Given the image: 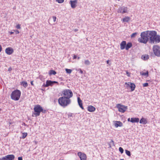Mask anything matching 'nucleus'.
<instances>
[{"mask_svg": "<svg viewBox=\"0 0 160 160\" xmlns=\"http://www.w3.org/2000/svg\"><path fill=\"white\" fill-rule=\"evenodd\" d=\"M147 33L151 42L158 43L160 42V36L157 35V32L154 31H147Z\"/></svg>", "mask_w": 160, "mask_h": 160, "instance_id": "obj_1", "label": "nucleus"}, {"mask_svg": "<svg viewBox=\"0 0 160 160\" xmlns=\"http://www.w3.org/2000/svg\"><path fill=\"white\" fill-rule=\"evenodd\" d=\"M71 102V99H68L66 97H61L58 99V102L61 106L65 108L69 105Z\"/></svg>", "mask_w": 160, "mask_h": 160, "instance_id": "obj_2", "label": "nucleus"}, {"mask_svg": "<svg viewBox=\"0 0 160 160\" xmlns=\"http://www.w3.org/2000/svg\"><path fill=\"white\" fill-rule=\"evenodd\" d=\"M138 41L144 44L146 43L148 41V37L147 33V31L142 32L141 34V37L138 40Z\"/></svg>", "mask_w": 160, "mask_h": 160, "instance_id": "obj_3", "label": "nucleus"}, {"mask_svg": "<svg viewBox=\"0 0 160 160\" xmlns=\"http://www.w3.org/2000/svg\"><path fill=\"white\" fill-rule=\"evenodd\" d=\"M35 113L34 114L36 117L40 115L41 112L45 113L47 111L46 110H43L42 108L39 105H36L34 106V108Z\"/></svg>", "mask_w": 160, "mask_h": 160, "instance_id": "obj_4", "label": "nucleus"}, {"mask_svg": "<svg viewBox=\"0 0 160 160\" xmlns=\"http://www.w3.org/2000/svg\"><path fill=\"white\" fill-rule=\"evenodd\" d=\"M21 95V91L18 89H16L13 91L11 94V98L14 101L18 100Z\"/></svg>", "mask_w": 160, "mask_h": 160, "instance_id": "obj_5", "label": "nucleus"}, {"mask_svg": "<svg viewBox=\"0 0 160 160\" xmlns=\"http://www.w3.org/2000/svg\"><path fill=\"white\" fill-rule=\"evenodd\" d=\"M62 95L63 96L62 97L68 98L69 99H70V98L72 97L73 95L71 90L68 89L63 90L62 91Z\"/></svg>", "mask_w": 160, "mask_h": 160, "instance_id": "obj_6", "label": "nucleus"}, {"mask_svg": "<svg viewBox=\"0 0 160 160\" xmlns=\"http://www.w3.org/2000/svg\"><path fill=\"white\" fill-rule=\"evenodd\" d=\"M153 51L154 54L157 56H160V47L157 45H154L153 47Z\"/></svg>", "mask_w": 160, "mask_h": 160, "instance_id": "obj_7", "label": "nucleus"}, {"mask_svg": "<svg viewBox=\"0 0 160 160\" xmlns=\"http://www.w3.org/2000/svg\"><path fill=\"white\" fill-rule=\"evenodd\" d=\"M117 108L118 109V111L122 113L124 112L127 109V106L121 104H118L116 105Z\"/></svg>", "mask_w": 160, "mask_h": 160, "instance_id": "obj_8", "label": "nucleus"}, {"mask_svg": "<svg viewBox=\"0 0 160 160\" xmlns=\"http://www.w3.org/2000/svg\"><path fill=\"white\" fill-rule=\"evenodd\" d=\"M125 84L126 85V88L127 89H128L129 88H130L131 91H133L136 88V85L135 84L132 82H125Z\"/></svg>", "mask_w": 160, "mask_h": 160, "instance_id": "obj_9", "label": "nucleus"}, {"mask_svg": "<svg viewBox=\"0 0 160 160\" xmlns=\"http://www.w3.org/2000/svg\"><path fill=\"white\" fill-rule=\"evenodd\" d=\"M54 83H57L58 84V82L56 81H52L51 80H47L46 82V84H45L44 86L46 87H48L49 86H52Z\"/></svg>", "mask_w": 160, "mask_h": 160, "instance_id": "obj_10", "label": "nucleus"}, {"mask_svg": "<svg viewBox=\"0 0 160 160\" xmlns=\"http://www.w3.org/2000/svg\"><path fill=\"white\" fill-rule=\"evenodd\" d=\"M78 155L79 157L80 160H87V156L84 153L79 152H78Z\"/></svg>", "mask_w": 160, "mask_h": 160, "instance_id": "obj_11", "label": "nucleus"}, {"mask_svg": "<svg viewBox=\"0 0 160 160\" xmlns=\"http://www.w3.org/2000/svg\"><path fill=\"white\" fill-rule=\"evenodd\" d=\"M127 12V8L126 7H122L119 8L118 10V13H123Z\"/></svg>", "mask_w": 160, "mask_h": 160, "instance_id": "obj_12", "label": "nucleus"}, {"mask_svg": "<svg viewBox=\"0 0 160 160\" xmlns=\"http://www.w3.org/2000/svg\"><path fill=\"white\" fill-rule=\"evenodd\" d=\"M5 52L8 55H11L12 54L13 52V49L11 47H8L5 49Z\"/></svg>", "mask_w": 160, "mask_h": 160, "instance_id": "obj_13", "label": "nucleus"}, {"mask_svg": "<svg viewBox=\"0 0 160 160\" xmlns=\"http://www.w3.org/2000/svg\"><path fill=\"white\" fill-rule=\"evenodd\" d=\"M114 125L115 127L118 128V127H121L123 126L122 123L119 121H114Z\"/></svg>", "mask_w": 160, "mask_h": 160, "instance_id": "obj_14", "label": "nucleus"}, {"mask_svg": "<svg viewBox=\"0 0 160 160\" xmlns=\"http://www.w3.org/2000/svg\"><path fill=\"white\" fill-rule=\"evenodd\" d=\"M77 3V0H74V1L71 0L70 1V4L71 5V7L73 8H74L76 7Z\"/></svg>", "mask_w": 160, "mask_h": 160, "instance_id": "obj_15", "label": "nucleus"}, {"mask_svg": "<svg viewBox=\"0 0 160 160\" xmlns=\"http://www.w3.org/2000/svg\"><path fill=\"white\" fill-rule=\"evenodd\" d=\"M126 45V42L125 41H122L120 44V48L121 50L125 49Z\"/></svg>", "mask_w": 160, "mask_h": 160, "instance_id": "obj_16", "label": "nucleus"}, {"mask_svg": "<svg viewBox=\"0 0 160 160\" xmlns=\"http://www.w3.org/2000/svg\"><path fill=\"white\" fill-rule=\"evenodd\" d=\"M88 110L90 112H93L95 111L96 108L92 105H89L88 107Z\"/></svg>", "mask_w": 160, "mask_h": 160, "instance_id": "obj_17", "label": "nucleus"}, {"mask_svg": "<svg viewBox=\"0 0 160 160\" xmlns=\"http://www.w3.org/2000/svg\"><path fill=\"white\" fill-rule=\"evenodd\" d=\"M139 121V119L138 118H131L130 122L132 123L138 122Z\"/></svg>", "mask_w": 160, "mask_h": 160, "instance_id": "obj_18", "label": "nucleus"}, {"mask_svg": "<svg viewBox=\"0 0 160 160\" xmlns=\"http://www.w3.org/2000/svg\"><path fill=\"white\" fill-rule=\"evenodd\" d=\"M78 104L80 107L82 109H84V108L82 106V101L79 97L78 98Z\"/></svg>", "mask_w": 160, "mask_h": 160, "instance_id": "obj_19", "label": "nucleus"}, {"mask_svg": "<svg viewBox=\"0 0 160 160\" xmlns=\"http://www.w3.org/2000/svg\"><path fill=\"white\" fill-rule=\"evenodd\" d=\"M6 158L7 160H13L14 159L15 156L13 155H8L6 156Z\"/></svg>", "mask_w": 160, "mask_h": 160, "instance_id": "obj_20", "label": "nucleus"}, {"mask_svg": "<svg viewBox=\"0 0 160 160\" xmlns=\"http://www.w3.org/2000/svg\"><path fill=\"white\" fill-rule=\"evenodd\" d=\"M144 71H145V72H140V74L142 76H145L146 77H148L149 73L148 71L147 70H144Z\"/></svg>", "mask_w": 160, "mask_h": 160, "instance_id": "obj_21", "label": "nucleus"}, {"mask_svg": "<svg viewBox=\"0 0 160 160\" xmlns=\"http://www.w3.org/2000/svg\"><path fill=\"white\" fill-rule=\"evenodd\" d=\"M132 44L131 42H128L127 44L126 43L125 49L126 50H128L130 48L132 47Z\"/></svg>", "mask_w": 160, "mask_h": 160, "instance_id": "obj_22", "label": "nucleus"}, {"mask_svg": "<svg viewBox=\"0 0 160 160\" xmlns=\"http://www.w3.org/2000/svg\"><path fill=\"white\" fill-rule=\"evenodd\" d=\"M140 123L145 124L147 123V121L146 119L144 118H142L140 121Z\"/></svg>", "mask_w": 160, "mask_h": 160, "instance_id": "obj_23", "label": "nucleus"}, {"mask_svg": "<svg viewBox=\"0 0 160 160\" xmlns=\"http://www.w3.org/2000/svg\"><path fill=\"white\" fill-rule=\"evenodd\" d=\"M149 58V56L148 55L144 54L142 55V58L144 60H148Z\"/></svg>", "mask_w": 160, "mask_h": 160, "instance_id": "obj_24", "label": "nucleus"}, {"mask_svg": "<svg viewBox=\"0 0 160 160\" xmlns=\"http://www.w3.org/2000/svg\"><path fill=\"white\" fill-rule=\"evenodd\" d=\"M130 20V18L128 17H125L123 18L122 20V21L123 22H128Z\"/></svg>", "mask_w": 160, "mask_h": 160, "instance_id": "obj_25", "label": "nucleus"}, {"mask_svg": "<svg viewBox=\"0 0 160 160\" xmlns=\"http://www.w3.org/2000/svg\"><path fill=\"white\" fill-rule=\"evenodd\" d=\"M56 74V72L55 71L53 70H50L49 72V75H51L52 74L55 75Z\"/></svg>", "mask_w": 160, "mask_h": 160, "instance_id": "obj_26", "label": "nucleus"}, {"mask_svg": "<svg viewBox=\"0 0 160 160\" xmlns=\"http://www.w3.org/2000/svg\"><path fill=\"white\" fill-rule=\"evenodd\" d=\"M21 85H23L25 88L28 86L27 83L26 81H22L21 82Z\"/></svg>", "mask_w": 160, "mask_h": 160, "instance_id": "obj_27", "label": "nucleus"}, {"mask_svg": "<svg viewBox=\"0 0 160 160\" xmlns=\"http://www.w3.org/2000/svg\"><path fill=\"white\" fill-rule=\"evenodd\" d=\"M84 63L86 65H88L90 64V62L88 60H86L84 61Z\"/></svg>", "mask_w": 160, "mask_h": 160, "instance_id": "obj_28", "label": "nucleus"}, {"mask_svg": "<svg viewBox=\"0 0 160 160\" xmlns=\"http://www.w3.org/2000/svg\"><path fill=\"white\" fill-rule=\"evenodd\" d=\"M65 70L66 72L70 74L72 72V70L70 69L66 68Z\"/></svg>", "mask_w": 160, "mask_h": 160, "instance_id": "obj_29", "label": "nucleus"}, {"mask_svg": "<svg viewBox=\"0 0 160 160\" xmlns=\"http://www.w3.org/2000/svg\"><path fill=\"white\" fill-rule=\"evenodd\" d=\"M22 138H25L27 136L28 133L27 132H24L22 133Z\"/></svg>", "mask_w": 160, "mask_h": 160, "instance_id": "obj_30", "label": "nucleus"}, {"mask_svg": "<svg viewBox=\"0 0 160 160\" xmlns=\"http://www.w3.org/2000/svg\"><path fill=\"white\" fill-rule=\"evenodd\" d=\"M125 152L127 155L128 156H131V153L130 152L127 150H125Z\"/></svg>", "mask_w": 160, "mask_h": 160, "instance_id": "obj_31", "label": "nucleus"}, {"mask_svg": "<svg viewBox=\"0 0 160 160\" xmlns=\"http://www.w3.org/2000/svg\"><path fill=\"white\" fill-rule=\"evenodd\" d=\"M137 32H135L134 33H133L131 36V38H133L136 37V36L137 34Z\"/></svg>", "mask_w": 160, "mask_h": 160, "instance_id": "obj_32", "label": "nucleus"}, {"mask_svg": "<svg viewBox=\"0 0 160 160\" xmlns=\"http://www.w3.org/2000/svg\"><path fill=\"white\" fill-rule=\"evenodd\" d=\"M119 151L121 153H122L123 152V149L121 148V147H119Z\"/></svg>", "mask_w": 160, "mask_h": 160, "instance_id": "obj_33", "label": "nucleus"}, {"mask_svg": "<svg viewBox=\"0 0 160 160\" xmlns=\"http://www.w3.org/2000/svg\"><path fill=\"white\" fill-rule=\"evenodd\" d=\"M56 1L58 3H62L64 1V0H56Z\"/></svg>", "mask_w": 160, "mask_h": 160, "instance_id": "obj_34", "label": "nucleus"}, {"mask_svg": "<svg viewBox=\"0 0 160 160\" xmlns=\"http://www.w3.org/2000/svg\"><path fill=\"white\" fill-rule=\"evenodd\" d=\"M148 86V83L146 82L143 84V87H146Z\"/></svg>", "mask_w": 160, "mask_h": 160, "instance_id": "obj_35", "label": "nucleus"}, {"mask_svg": "<svg viewBox=\"0 0 160 160\" xmlns=\"http://www.w3.org/2000/svg\"><path fill=\"white\" fill-rule=\"evenodd\" d=\"M16 28L17 29H20L21 28L20 25L18 24L16 26Z\"/></svg>", "mask_w": 160, "mask_h": 160, "instance_id": "obj_36", "label": "nucleus"}, {"mask_svg": "<svg viewBox=\"0 0 160 160\" xmlns=\"http://www.w3.org/2000/svg\"><path fill=\"white\" fill-rule=\"evenodd\" d=\"M52 18L54 22L56 21V18L55 16H53Z\"/></svg>", "mask_w": 160, "mask_h": 160, "instance_id": "obj_37", "label": "nucleus"}, {"mask_svg": "<svg viewBox=\"0 0 160 160\" xmlns=\"http://www.w3.org/2000/svg\"><path fill=\"white\" fill-rule=\"evenodd\" d=\"M78 71H79L80 73L81 74L83 73V71L81 70V69H80V68L79 69Z\"/></svg>", "mask_w": 160, "mask_h": 160, "instance_id": "obj_38", "label": "nucleus"}, {"mask_svg": "<svg viewBox=\"0 0 160 160\" xmlns=\"http://www.w3.org/2000/svg\"><path fill=\"white\" fill-rule=\"evenodd\" d=\"M2 160H7V158H6V156L2 158Z\"/></svg>", "mask_w": 160, "mask_h": 160, "instance_id": "obj_39", "label": "nucleus"}, {"mask_svg": "<svg viewBox=\"0 0 160 160\" xmlns=\"http://www.w3.org/2000/svg\"><path fill=\"white\" fill-rule=\"evenodd\" d=\"M77 56L76 55H74L73 56V59H75L77 58Z\"/></svg>", "mask_w": 160, "mask_h": 160, "instance_id": "obj_40", "label": "nucleus"}, {"mask_svg": "<svg viewBox=\"0 0 160 160\" xmlns=\"http://www.w3.org/2000/svg\"><path fill=\"white\" fill-rule=\"evenodd\" d=\"M18 160H22V157H19L18 158Z\"/></svg>", "mask_w": 160, "mask_h": 160, "instance_id": "obj_41", "label": "nucleus"}, {"mask_svg": "<svg viewBox=\"0 0 160 160\" xmlns=\"http://www.w3.org/2000/svg\"><path fill=\"white\" fill-rule=\"evenodd\" d=\"M14 31L16 32L17 34H18L19 33V31L18 30H15Z\"/></svg>", "mask_w": 160, "mask_h": 160, "instance_id": "obj_42", "label": "nucleus"}, {"mask_svg": "<svg viewBox=\"0 0 160 160\" xmlns=\"http://www.w3.org/2000/svg\"><path fill=\"white\" fill-rule=\"evenodd\" d=\"M2 50V47L1 45H0V52H1Z\"/></svg>", "mask_w": 160, "mask_h": 160, "instance_id": "obj_43", "label": "nucleus"}, {"mask_svg": "<svg viewBox=\"0 0 160 160\" xmlns=\"http://www.w3.org/2000/svg\"><path fill=\"white\" fill-rule=\"evenodd\" d=\"M126 73L127 74L128 76H130V73L129 72H128V71L126 72Z\"/></svg>", "mask_w": 160, "mask_h": 160, "instance_id": "obj_44", "label": "nucleus"}, {"mask_svg": "<svg viewBox=\"0 0 160 160\" xmlns=\"http://www.w3.org/2000/svg\"><path fill=\"white\" fill-rule=\"evenodd\" d=\"M130 120H131V119L130 118H128V122H130Z\"/></svg>", "mask_w": 160, "mask_h": 160, "instance_id": "obj_45", "label": "nucleus"}, {"mask_svg": "<svg viewBox=\"0 0 160 160\" xmlns=\"http://www.w3.org/2000/svg\"><path fill=\"white\" fill-rule=\"evenodd\" d=\"M110 61L109 60H108L107 61V64H108L109 63V62Z\"/></svg>", "mask_w": 160, "mask_h": 160, "instance_id": "obj_46", "label": "nucleus"}, {"mask_svg": "<svg viewBox=\"0 0 160 160\" xmlns=\"http://www.w3.org/2000/svg\"><path fill=\"white\" fill-rule=\"evenodd\" d=\"M33 81H32L31 82V84L32 85H33Z\"/></svg>", "mask_w": 160, "mask_h": 160, "instance_id": "obj_47", "label": "nucleus"}, {"mask_svg": "<svg viewBox=\"0 0 160 160\" xmlns=\"http://www.w3.org/2000/svg\"><path fill=\"white\" fill-rule=\"evenodd\" d=\"M9 33L10 34H12L13 33V32H9Z\"/></svg>", "mask_w": 160, "mask_h": 160, "instance_id": "obj_48", "label": "nucleus"}, {"mask_svg": "<svg viewBox=\"0 0 160 160\" xmlns=\"http://www.w3.org/2000/svg\"><path fill=\"white\" fill-rule=\"evenodd\" d=\"M78 31V29H75L74 30V31H75V32L77 31Z\"/></svg>", "mask_w": 160, "mask_h": 160, "instance_id": "obj_49", "label": "nucleus"}, {"mask_svg": "<svg viewBox=\"0 0 160 160\" xmlns=\"http://www.w3.org/2000/svg\"><path fill=\"white\" fill-rule=\"evenodd\" d=\"M79 58H80V57H78V59H79Z\"/></svg>", "mask_w": 160, "mask_h": 160, "instance_id": "obj_50", "label": "nucleus"}, {"mask_svg": "<svg viewBox=\"0 0 160 160\" xmlns=\"http://www.w3.org/2000/svg\"><path fill=\"white\" fill-rule=\"evenodd\" d=\"M120 160H124L123 159H121Z\"/></svg>", "mask_w": 160, "mask_h": 160, "instance_id": "obj_51", "label": "nucleus"}, {"mask_svg": "<svg viewBox=\"0 0 160 160\" xmlns=\"http://www.w3.org/2000/svg\"><path fill=\"white\" fill-rule=\"evenodd\" d=\"M0 160H2V159L0 158Z\"/></svg>", "mask_w": 160, "mask_h": 160, "instance_id": "obj_52", "label": "nucleus"}, {"mask_svg": "<svg viewBox=\"0 0 160 160\" xmlns=\"http://www.w3.org/2000/svg\"><path fill=\"white\" fill-rule=\"evenodd\" d=\"M1 110V108H0V111Z\"/></svg>", "mask_w": 160, "mask_h": 160, "instance_id": "obj_53", "label": "nucleus"}]
</instances>
